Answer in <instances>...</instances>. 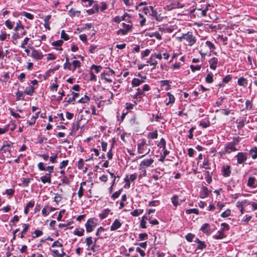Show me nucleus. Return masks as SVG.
Returning a JSON list of instances; mask_svg holds the SVG:
<instances>
[{
  "mask_svg": "<svg viewBox=\"0 0 257 257\" xmlns=\"http://www.w3.org/2000/svg\"><path fill=\"white\" fill-rule=\"evenodd\" d=\"M177 40L181 42L186 41L187 45L189 46H192L196 42V38L195 36L193 35L192 32H188L187 33L182 34V36L177 37Z\"/></svg>",
  "mask_w": 257,
  "mask_h": 257,
  "instance_id": "nucleus-1",
  "label": "nucleus"
},
{
  "mask_svg": "<svg viewBox=\"0 0 257 257\" xmlns=\"http://www.w3.org/2000/svg\"><path fill=\"white\" fill-rule=\"evenodd\" d=\"M98 220L95 218H89L85 226L87 232H92L97 224Z\"/></svg>",
  "mask_w": 257,
  "mask_h": 257,
  "instance_id": "nucleus-2",
  "label": "nucleus"
},
{
  "mask_svg": "<svg viewBox=\"0 0 257 257\" xmlns=\"http://www.w3.org/2000/svg\"><path fill=\"white\" fill-rule=\"evenodd\" d=\"M30 48L32 50L31 56L34 59L39 60L43 58V55L41 52L35 49L33 47Z\"/></svg>",
  "mask_w": 257,
  "mask_h": 257,
  "instance_id": "nucleus-3",
  "label": "nucleus"
},
{
  "mask_svg": "<svg viewBox=\"0 0 257 257\" xmlns=\"http://www.w3.org/2000/svg\"><path fill=\"white\" fill-rule=\"evenodd\" d=\"M237 160V163L240 164L247 160V154L244 152H239L235 156Z\"/></svg>",
  "mask_w": 257,
  "mask_h": 257,
  "instance_id": "nucleus-4",
  "label": "nucleus"
},
{
  "mask_svg": "<svg viewBox=\"0 0 257 257\" xmlns=\"http://www.w3.org/2000/svg\"><path fill=\"white\" fill-rule=\"evenodd\" d=\"M38 168L40 171H47L48 172V173H50V174L54 171L53 166H50L45 168L44 166V163L42 162H40L38 164Z\"/></svg>",
  "mask_w": 257,
  "mask_h": 257,
  "instance_id": "nucleus-5",
  "label": "nucleus"
},
{
  "mask_svg": "<svg viewBox=\"0 0 257 257\" xmlns=\"http://www.w3.org/2000/svg\"><path fill=\"white\" fill-rule=\"evenodd\" d=\"M247 185L251 188H256L257 187V180L254 177H249Z\"/></svg>",
  "mask_w": 257,
  "mask_h": 257,
  "instance_id": "nucleus-6",
  "label": "nucleus"
},
{
  "mask_svg": "<svg viewBox=\"0 0 257 257\" xmlns=\"http://www.w3.org/2000/svg\"><path fill=\"white\" fill-rule=\"evenodd\" d=\"M238 150V149L231 144L230 143H228L225 147V151L226 153L230 154L232 152H235Z\"/></svg>",
  "mask_w": 257,
  "mask_h": 257,
  "instance_id": "nucleus-7",
  "label": "nucleus"
},
{
  "mask_svg": "<svg viewBox=\"0 0 257 257\" xmlns=\"http://www.w3.org/2000/svg\"><path fill=\"white\" fill-rule=\"evenodd\" d=\"M40 180L44 184L51 183V175L50 173H46L44 176L40 177Z\"/></svg>",
  "mask_w": 257,
  "mask_h": 257,
  "instance_id": "nucleus-8",
  "label": "nucleus"
},
{
  "mask_svg": "<svg viewBox=\"0 0 257 257\" xmlns=\"http://www.w3.org/2000/svg\"><path fill=\"white\" fill-rule=\"evenodd\" d=\"M122 225V223L118 220L117 219H115V220L112 223V225L110 226V230L114 231L120 227Z\"/></svg>",
  "mask_w": 257,
  "mask_h": 257,
  "instance_id": "nucleus-9",
  "label": "nucleus"
},
{
  "mask_svg": "<svg viewBox=\"0 0 257 257\" xmlns=\"http://www.w3.org/2000/svg\"><path fill=\"white\" fill-rule=\"evenodd\" d=\"M14 30L19 32L21 36L26 34V31L24 30V27L21 24H17L16 27L14 28Z\"/></svg>",
  "mask_w": 257,
  "mask_h": 257,
  "instance_id": "nucleus-10",
  "label": "nucleus"
},
{
  "mask_svg": "<svg viewBox=\"0 0 257 257\" xmlns=\"http://www.w3.org/2000/svg\"><path fill=\"white\" fill-rule=\"evenodd\" d=\"M222 172L224 177L229 176L231 173L230 167L229 165H223L222 167Z\"/></svg>",
  "mask_w": 257,
  "mask_h": 257,
  "instance_id": "nucleus-11",
  "label": "nucleus"
},
{
  "mask_svg": "<svg viewBox=\"0 0 257 257\" xmlns=\"http://www.w3.org/2000/svg\"><path fill=\"white\" fill-rule=\"evenodd\" d=\"M209 66L211 69L215 70L217 66L218 59L213 57L209 60Z\"/></svg>",
  "mask_w": 257,
  "mask_h": 257,
  "instance_id": "nucleus-12",
  "label": "nucleus"
},
{
  "mask_svg": "<svg viewBox=\"0 0 257 257\" xmlns=\"http://www.w3.org/2000/svg\"><path fill=\"white\" fill-rule=\"evenodd\" d=\"M200 230L207 235L210 234V225L208 223L203 224Z\"/></svg>",
  "mask_w": 257,
  "mask_h": 257,
  "instance_id": "nucleus-13",
  "label": "nucleus"
},
{
  "mask_svg": "<svg viewBox=\"0 0 257 257\" xmlns=\"http://www.w3.org/2000/svg\"><path fill=\"white\" fill-rule=\"evenodd\" d=\"M146 145V141L143 140L142 141L137 144L138 146V152L139 154L144 153L145 146Z\"/></svg>",
  "mask_w": 257,
  "mask_h": 257,
  "instance_id": "nucleus-14",
  "label": "nucleus"
},
{
  "mask_svg": "<svg viewBox=\"0 0 257 257\" xmlns=\"http://www.w3.org/2000/svg\"><path fill=\"white\" fill-rule=\"evenodd\" d=\"M226 235L225 234L224 231H222L220 229L217 231L216 234L213 236V238L216 239H221L226 237Z\"/></svg>",
  "mask_w": 257,
  "mask_h": 257,
  "instance_id": "nucleus-15",
  "label": "nucleus"
},
{
  "mask_svg": "<svg viewBox=\"0 0 257 257\" xmlns=\"http://www.w3.org/2000/svg\"><path fill=\"white\" fill-rule=\"evenodd\" d=\"M101 78L109 83L112 81V79L110 77V74L107 71H104L101 74Z\"/></svg>",
  "mask_w": 257,
  "mask_h": 257,
  "instance_id": "nucleus-16",
  "label": "nucleus"
},
{
  "mask_svg": "<svg viewBox=\"0 0 257 257\" xmlns=\"http://www.w3.org/2000/svg\"><path fill=\"white\" fill-rule=\"evenodd\" d=\"M154 162V160L152 159L144 160L141 162L140 166H144L146 167L150 166Z\"/></svg>",
  "mask_w": 257,
  "mask_h": 257,
  "instance_id": "nucleus-17",
  "label": "nucleus"
},
{
  "mask_svg": "<svg viewBox=\"0 0 257 257\" xmlns=\"http://www.w3.org/2000/svg\"><path fill=\"white\" fill-rule=\"evenodd\" d=\"M11 145L10 143L8 142H5L3 146L1 149V151L3 152V153H6L7 151L10 152Z\"/></svg>",
  "mask_w": 257,
  "mask_h": 257,
  "instance_id": "nucleus-18",
  "label": "nucleus"
},
{
  "mask_svg": "<svg viewBox=\"0 0 257 257\" xmlns=\"http://www.w3.org/2000/svg\"><path fill=\"white\" fill-rule=\"evenodd\" d=\"M237 83L239 86L245 87L247 84V80L243 77H241L238 79Z\"/></svg>",
  "mask_w": 257,
  "mask_h": 257,
  "instance_id": "nucleus-19",
  "label": "nucleus"
},
{
  "mask_svg": "<svg viewBox=\"0 0 257 257\" xmlns=\"http://www.w3.org/2000/svg\"><path fill=\"white\" fill-rule=\"evenodd\" d=\"M249 155L253 160L257 158V148L254 147L251 148L249 151Z\"/></svg>",
  "mask_w": 257,
  "mask_h": 257,
  "instance_id": "nucleus-20",
  "label": "nucleus"
},
{
  "mask_svg": "<svg viewBox=\"0 0 257 257\" xmlns=\"http://www.w3.org/2000/svg\"><path fill=\"white\" fill-rule=\"evenodd\" d=\"M35 90V88L32 86L27 87L24 91V93L27 95H32Z\"/></svg>",
  "mask_w": 257,
  "mask_h": 257,
  "instance_id": "nucleus-21",
  "label": "nucleus"
},
{
  "mask_svg": "<svg viewBox=\"0 0 257 257\" xmlns=\"http://www.w3.org/2000/svg\"><path fill=\"white\" fill-rule=\"evenodd\" d=\"M99 7L97 5H94L93 8L87 11V13L89 15H91L98 12Z\"/></svg>",
  "mask_w": 257,
  "mask_h": 257,
  "instance_id": "nucleus-22",
  "label": "nucleus"
},
{
  "mask_svg": "<svg viewBox=\"0 0 257 257\" xmlns=\"http://www.w3.org/2000/svg\"><path fill=\"white\" fill-rule=\"evenodd\" d=\"M210 193V191L208 190L207 187H203L202 188V192L201 193V198H205L207 197Z\"/></svg>",
  "mask_w": 257,
  "mask_h": 257,
  "instance_id": "nucleus-23",
  "label": "nucleus"
},
{
  "mask_svg": "<svg viewBox=\"0 0 257 257\" xmlns=\"http://www.w3.org/2000/svg\"><path fill=\"white\" fill-rule=\"evenodd\" d=\"M110 212V210L108 208L104 209L102 213L99 214V217L101 219H103L107 217L109 213Z\"/></svg>",
  "mask_w": 257,
  "mask_h": 257,
  "instance_id": "nucleus-24",
  "label": "nucleus"
},
{
  "mask_svg": "<svg viewBox=\"0 0 257 257\" xmlns=\"http://www.w3.org/2000/svg\"><path fill=\"white\" fill-rule=\"evenodd\" d=\"M154 57H152V55H151L149 59L147 61V63H149L151 66H153V69H154L156 65L158 64V62L156 60L154 59Z\"/></svg>",
  "mask_w": 257,
  "mask_h": 257,
  "instance_id": "nucleus-25",
  "label": "nucleus"
},
{
  "mask_svg": "<svg viewBox=\"0 0 257 257\" xmlns=\"http://www.w3.org/2000/svg\"><path fill=\"white\" fill-rule=\"evenodd\" d=\"M23 229L21 231V236H20V237L22 238L24 237V235L27 232L28 228L29 227V225L28 224L24 223L23 224Z\"/></svg>",
  "mask_w": 257,
  "mask_h": 257,
  "instance_id": "nucleus-26",
  "label": "nucleus"
},
{
  "mask_svg": "<svg viewBox=\"0 0 257 257\" xmlns=\"http://www.w3.org/2000/svg\"><path fill=\"white\" fill-rule=\"evenodd\" d=\"M144 82V80H140L138 78H134L132 81V84L133 86H138Z\"/></svg>",
  "mask_w": 257,
  "mask_h": 257,
  "instance_id": "nucleus-27",
  "label": "nucleus"
},
{
  "mask_svg": "<svg viewBox=\"0 0 257 257\" xmlns=\"http://www.w3.org/2000/svg\"><path fill=\"white\" fill-rule=\"evenodd\" d=\"M167 96H168L169 101L166 103V104L169 105L170 103H173L175 100L174 95H172L171 93L168 92Z\"/></svg>",
  "mask_w": 257,
  "mask_h": 257,
  "instance_id": "nucleus-28",
  "label": "nucleus"
},
{
  "mask_svg": "<svg viewBox=\"0 0 257 257\" xmlns=\"http://www.w3.org/2000/svg\"><path fill=\"white\" fill-rule=\"evenodd\" d=\"M205 81L208 83H212L213 82V74L211 72L208 73L205 78Z\"/></svg>",
  "mask_w": 257,
  "mask_h": 257,
  "instance_id": "nucleus-29",
  "label": "nucleus"
},
{
  "mask_svg": "<svg viewBox=\"0 0 257 257\" xmlns=\"http://www.w3.org/2000/svg\"><path fill=\"white\" fill-rule=\"evenodd\" d=\"M148 218L147 217H146V216H143L142 218V220H141V223H140V227L141 228H147V226H146V220H148Z\"/></svg>",
  "mask_w": 257,
  "mask_h": 257,
  "instance_id": "nucleus-30",
  "label": "nucleus"
},
{
  "mask_svg": "<svg viewBox=\"0 0 257 257\" xmlns=\"http://www.w3.org/2000/svg\"><path fill=\"white\" fill-rule=\"evenodd\" d=\"M171 201H172V204L174 205V206H175L176 207L178 205H180V203L178 201V196L176 195H174L171 198Z\"/></svg>",
  "mask_w": 257,
  "mask_h": 257,
  "instance_id": "nucleus-31",
  "label": "nucleus"
},
{
  "mask_svg": "<svg viewBox=\"0 0 257 257\" xmlns=\"http://www.w3.org/2000/svg\"><path fill=\"white\" fill-rule=\"evenodd\" d=\"M84 230L83 229L76 228L74 231V234L78 236H81L84 234Z\"/></svg>",
  "mask_w": 257,
  "mask_h": 257,
  "instance_id": "nucleus-32",
  "label": "nucleus"
},
{
  "mask_svg": "<svg viewBox=\"0 0 257 257\" xmlns=\"http://www.w3.org/2000/svg\"><path fill=\"white\" fill-rule=\"evenodd\" d=\"M21 181L22 182V184L24 187H28L30 182V179L26 178H22Z\"/></svg>",
  "mask_w": 257,
  "mask_h": 257,
  "instance_id": "nucleus-33",
  "label": "nucleus"
},
{
  "mask_svg": "<svg viewBox=\"0 0 257 257\" xmlns=\"http://www.w3.org/2000/svg\"><path fill=\"white\" fill-rule=\"evenodd\" d=\"M143 212V209H136L131 212V214L133 216H138Z\"/></svg>",
  "mask_w": 257,
  "mask_h": 257,
  "instance_id": "nucleus-34",
  "label": "nucleus"
},
{
  "mask_svg": "<svg viewBox=\"0 0 257 257\" xmlns=\"http://www.w3.org/2000/svg\"><path fill=\"white\" fill-rule=\"evenodd\" d=\"M69 15L71 17H74L76 15H77V16H79L80 14V11H75L73 9H71L69 11Z\"/></svg>",
  "mask_w": 257,
  "mask_h": 257,
  "instance_id": "nucleus-35",
  "label": "nucleus"
},
{
  "mask_svg": "<svg viewBox=\"0 0 257 257\" xmlns=\"http://www.w3.org/2000/svg\"><path fill=\"white\" fill-rule=\"evenodd\" d=\"M85 242L88 247H90L92 245L94 244V242L92 240V237H88L85 239Z\"/></svg>",
  "mask_w": 257,
  "mask_h": 257,
  "instance_id": "nucleus-36",
  "label": "nucleus"
},
{
  "mask_svg": "<svg viewBox=\"0 0 257 257\" xmlns=\"http://www.w3.org/2000/svg\"><path fill=\"white\" fill-rule=\"evenodd\" d=\"M6 127H8L9 130L13 131L16 129V125L15 124V121L11 120L9 124Z\"/></svg>",
  "mask_w": 257,
  "mask_h": 257,
  "instance_id": "nucleus-37",
  "label": "nucleus"
},
{
  "mask_svg": "<svg viewBox=\"0 0 257 257\" xmlns=\"http://www.w3.org/2000/svg\"><path fill=\"white\" fill-rule=\"evenodd\" d=\"M150 36L151 37H155L158 40H161L162 39L161 35L158 32L152 33L151 34H150Z\"/></svg>",
  "mask_w": 257,
  "mask_h": 257,
  "instance_id": "nucleus-38",
  "label": "nucleus"
},
{
  "mask_svg": "<svg viewBox=\"0 0 257 257\" xmlns=\"http://www.w3.org/2000/svg\"><path fill=\"white\" fill-rule=\"evenodd\" d=\"M122 191V189H120L118 191L115 192L114 193L112 194V195L111 196V198H112L113 200H114L116 198H117L120 195Z\"/></svg>",
  "mask_w": 257,
  "mask_h": 257,
  "instance_id": "nucleus-39",
  "label": "nucleus"
},
{
  "mask_svg": "<svg viewBox=\"0 0 257 257\" xmlns=\"http://www.w3.org/2000/svg\"><path fill=\"white\" fill-rule=\"evenodd\" d=\"M148 137L153 139H157L158 137L157 131H155L153 132H150L148 134Z\"/></svg>",
  "mask_w": 257,
  "mask_h": 257,
  "instance_id": "nucleus-40",
  "label": "nucleus"
},
{
  "mask_svg": "<svg viewBox=\"0 0 257 257\" xmlns=\"http://www.w3.org/2000/svg\"><path fill=\"white\" fill-rule=\"evenodd\" d=\"M230 229L229 225L226 223H222L221 224V229L222 231H224V232L225 231H228Z\"/></svg>",
  "mask_w": 257,
  "mask_h": 257,
  "instance_id": "nucleus-41",
  "label": "nucleus"
},
{
  "mask_svg": "<svg viewBox=\"0 0 257 257\" xmlns=\"http://www.w3.org/2000/svg\"><path fill=\"white\" fill-rule=\"evenodd\" d=\"M186 213L187 214H189L191 213H194L195 214H198L199 211L196 208H193V209H189L186 210Z\"/></svg>",
  "mask_w": 257,
  "mask_h": 257,
  "instance_id": "nucleus-42",
  "label": "nucleus"
},
{
  "mask_svg": "<svg viewBox=\"0 0 257 257\" xmlns=\"http://www.w3.org/2000/svg\"><path fill=\"white\" fill-rule=\"evenodd\" d=\"M160 148H163V150L166 149V141L164 138H162L158 145Z\"/></svg>",
  "mask_w": 257,
  "mask_h": 257,
  "instance_id": "nucleus-43",
  "label": "nucleus"
},
{
  "mask_svg": "<svg viewBox=\"0 0 257 257\" xmlns=\"http://www.w3.org/2000/svg\"><path fill=\"white\" fill-rule=\"evenodd\" d=\"M91 69H93L95 70L96 73H99L101 70L102 69V67L101 66L99 65H95L94 64L92 65L91 66Z\"/></svg>",
  "mask_w": 257,
  "mask_h": 257,
  "instance_id": "nucleus-44",
  "label": "nucleus"
},
{
  "mask_svg": "<svg viewBox=\"0 0 257 257\" xmlns=\"http://www.w3.org/2000/svg\"><path fill=\"white\" fill-rule=\"evenodd\" d=\"M205 44L209 48L211 51H212L215 48L214 45L209 41H207L205 42Z\"/></svg>",
  "mask_w": 257,
  "mask_h": 257,
  "instance_id": "nucleus-45",
  "label": "nucleus"
},
{
  "mask_svg": "<svg viewBox=\"0 0 257 257\" xmlns=\"http://www.w3.org/2000/svg\"><path fill=\"white\" fill-rule=\"evenodd\" d=\"M89 100H90V99H89V97H88L87 95H85L84 97H82L81 99H80L78 101V102L81 103H87V102H89Z\"/></svg>",
  "mask_w": 257,
  "mask_h": 257,
  "instance_id": "nucleus-46",
  "label": "nucleus"
},
{
  "mask_svg": "<svg viewBox=\"0 0 257 257\" xmlns=\"http://www.w3.org/2000/svg\"><path fill=\"white\" fill-rule=\"evenodd\" d=\"M85 7L91 6L94 3L93 0H81Z\"/></svg>",
  "mask_w": 257,
  "mask_h": 257,
  "instance_id": "nucleus-47",
  "label": "nucleus"
},
{
  "mask_svg": "<svg viewBox=\"0 0 257 257\" xmlns=\"http://www.w3.org/2000/svg\"><path fill=\"white\" fill-rule=\"evenodd\" d=\"M240 138L239 137H234L233 139V141L231 142H230L231 144L233 145L235 147L237 145L240 141Z\"/></svg>",
  "mask_w": 257,
  "mask_h": 257,
  "instance_id": "nucleus-48",
  "label": "nucleus"
},
{
  "mask_svg": "<svg viewBox=\"0 0 257 257\" xmlns=\"http://www.w3.org/2000/svg\"><path fill=\"white\" fill-rule=\"evenodd\" d=\"M63 41L62 40H59L52 42V45L56 47H60L62 45Z\"/></svg>",
  "mask_w": 257,
  "mask_h": 257,
  "instance_id": "nucleus-49",
  "label": "nucleus"
},
{
  "mask_svg": "<svg viewBox=\"0 0 257 257\" xmlns=\"http://www.w3.org/2000/svg\"><path fill=\"white\" fill-rule=\"evenodd\" d=\"M43 231L42 230L36 229L34 231L35 235H33L32 237L33 238H36L39 237L43 235Z\"/></svg>",
  "mask_w": 257,
  "mask_h": 257,
  "instance_id": "nucleus-50",
  "label": "nucleus"
},
{
  "mask_svg": "<svg viewBox=\"0 0 257 257\" xmlns=\"http://www.w3.org/2000/svg\"><path fill=\"white\" fill-rule=\"evenodd\" d=\"M231 210L230 209H227L222 213L221 216L223 218L227 217L230 215Z\"/></svg>",
  "mask_w": 257,
  "mask_h": 257,
  "instance_id": "nucleus-51",
  "label": "nucleus"
},
{
  "mask_svg": "<svg viewBox=\"0 0 257 257\" xmlns=\"http://www.w3.org/2000/svg\"><path fill=\"white\" fill-rule=\"evenodd\" d=\"M61 38L65 41L69 39L68 35L65 32L64 30H62L61 33Z\"/></svg>",
  "mask_w": 257,
  "mask_h": 257,
  "instance_id": "nucleus-52",
  "label": "nucleus"
},
{
  "mask_svg": "<svg viewBox=\"0 0 257 257\" xmlns=\"http://www.w3.org/2000/svg\"><path fill=\"white\" fill-rule=\"evenodd\" d=\"M201 65H197L194 66V65H191L190 66V69H191V71L193 72H194L196 70H200L201 69Z\"/></svg>",
  "mask_w": 257,
  "mask_h": 257,
  "instance_id": "nucleus-53",
  "label": "nucleus"
},
{
  "mask_svg": "<svg viewBox=\"0 0 257 257\" xmlns=\"http://www.w3.org/2000/svg\"><path fill=\"white\" fill-rule=\"evenodd\" d=\"M195 235L192 233H188L186 235V239L189 241V242H191L192 241V240L193 239V238L194 237Z\"/></svg>",
  "mask_w": 257,
  "mask_h": 257,
  "instance_id": "nucleus-54",
  "label": "nucleus"
},
{
  "mask_svg": "<svg viewBox=\"0 0 257 257\" xmlns=\"http://www.w3.org/2000/svg\"><path fill=\"white\" fill-rule=\"evenodd\" d=\"M15 193V190L13 189H7L5 191V193L10 196L12 197Z\"/></svg>",
  "mask_w": 257,
  "mask_h": 257,
  "instance_id": "nucleus-55",
  "label": "nucleus"
},
{
  "mask_svg": "<svg viewBox=\"0 0 257 257\" xmlns=\"http://www.w3.org/2000/svg\"><path fill=\"white\" fill-rule=\"evenodd\" d=\"M232 78L231 75H227L224 78H223L222 82L224 83H227L229 82Z\"/></svg>",
  "mask_w": 257,
  "mask_h": 257,
  "instance_id": "nucleus-56",
  "label": "nucleus"
},
{
  "mask_svg": "<svg viewBox=\"0 0 257 257\" xmlns=\"http://www.w3.org/2000/svg\"><path fill=\"white\" fill-rule=\"evenodd\" d=\"M58 153H56V154L53 156L50 157V161L52 163H55L57 162L56 159L58 157Z\"/></svg>",
  "mask_w": 257,
  "mask_h": 257,
  "instance_id": "nucleus-57",
  "label": "nucleus"
},
{
  "mask_svg": "<svg viewBox=\"0 0 257 257\" xmlns=\"http://www.w3.org/2000/svg\"><path fill=\"white\" fill-rule=\"evenodd\" d=\"M137 95L139 96V98L141 99L142 98V96L145 95L144 94V91L140 88H138L137 89Z\"/></svg>",
  "mask_w": 257,
  "mask_h": 257,
  "instance_id": "nucleus-58",
  "label": "nucleus"
},
{
  "mask_svg": "<svg viewBox=\"0 0 257 257\" xmlns=\"http://www.w3.org/2000/svg\"><path fill=\"white\" fill-rule=\"evenodd\" d=\"M195 127H192L189 131V135H188V138L189 139H192L193 138V132L195 130Z\"/></svg>",
  "mask_w": 257,
  "mask_h": 257,
  "instance_id": "nucleus-59",
  "label": "nucleus"
},
{
  "mask_svg": "<svg viewBox=\"0 0 257 257\" xmlns=\"http://www.w3.org/2000/svg\"><path fill=\"white\" fill-rule=\"evenodd\" d=\"M42 214L44 216H47L49 214L47 206H45L42 210Z\"/></svg>",
  "mask_w": 257,
  "mask_h": 257,
  "instance_id": "nucleus-60",
  "label": "nucleus"
},
{
  "mask_svg": "<svg viewBox=\"0 0 257 257\" xmlns=\"http://www.w3.org/2000/svg\"><path fill=\"white\" fill-rule=\"evenodd\" d=\"M210 123L209 121H207L205 122H201L200 123V126H202L203 128H207L209 126Z\"/></svg>",
  "mask_w": 257,
  "mask_h": 257,
  "instance_id": "nucleus-61",
  "label": "nucleus"
},
{
  "mask_svg": "<svg viewBox=\"0 0 257 257\" xmlns=\"http://www.w3.org/2000/svg\"><path fill=\"white\" fill-rule=\"evenodd\" d=\"M209 165V162L208 160H204V162L203 163L202 168L205 169H209V167H208Z\"/></svg>",
  "mask_w": 257,
  "mask_h": 257,
  "instance_id": "nucleus-62",
  "label": "nucleus"
},
{
  "mask_svg": "<svg viewBox=\"0 0 257 257\" xmlns=\"http://www.w3.org/2000/svg\"><path fill=\"white\" fill-rule=\"evenodd\" d=\"M52 247H62L63 244L59 242L58 240H57V241H54L53 243V244H52Z\"/></svg>",
  "mask_w": 257,
  "mask_h": 257,
  "instance_id": "nucleus-63",
  "label": "nucleus"
},
{
  "mask_svg": "<svg viewBox=\"0 0 257 257\" xmlns=\"http://www.w3.org/2000/svg\"><path fill=\"white\" fill-rule=\"evenodd\" d=\"M61 181L63 184L69 185L70 183V181L66 176H64L61 179Z\"/></svg>",
  "mask_w": 257,
  "mask_h": 257,
  "instance_id": "nucleus-64",
  "label": "nucleus"
}]
</instances>
